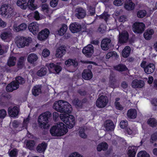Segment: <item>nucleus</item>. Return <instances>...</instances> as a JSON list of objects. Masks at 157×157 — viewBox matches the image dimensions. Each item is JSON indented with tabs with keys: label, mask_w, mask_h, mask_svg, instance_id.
Instances as JSON below:
<instances>
[{
	"label": "nucleus",
	"mask_w": 157,
	"mask_h": 157,
	"mask_svg": "<svg viewBox=\"0 0 157 157\" xmlns=\"http://www.w3.org/2000/svg\"><path fill=\"white\" fill-rule=\"evenodd\" d=\"M53 107L57 112L65 113L60 114V118L69 128L71 129L74 127L75 124V117L73 115L69 114L72 110L70 103L66 101L60 100L54 103Z\"/></svg>",
	"instance_id": "1"
},
{
	"label": "nucleus",
	"mask_w": 157,
	"mask_h": 157,
	"mask_svg": "<svg viewBox=\"0 0 157 157\" xmlns=\"http://www.w3.org/2000/svg\"><path fill=\"white\" fill-rule=\"evenodd\" d=\"M67 129L63 123L59 122L57 125L52 126L50 130V132L53 136H62L66 133Z\"/></svg>",
	"instance_id": "2"
},
{
	"label": "nucleus",
	"mask_w": 157,
	"mask_h": 157,
	"mask_svg": "<svg viewBox=\"0 0 157 157\" xmlns=\"http://www.w3.org/2000/svg\"><path fill=\"white\" fill-rule=\"evenodd\" d=\"M52 115V113L49 111L40 114L37 120L39 127L41 128H46L48 127L47 124Z\"/></svg>",
	"instance_id": "3"
},
{
	"label": "nucleus",
	"mask_w": 157,
	"mask_h": 157,
	"mask_svg": "<svg viewBox=\"0 0 157 157\" xmlns=\"http://www.w3.org/2000/svg\"><path fill=\"white\" fill-rule=\"evenodd\" d=\"M31 38L22 36H19L16 38V43L19 48H23L25 46H28L29 45Z\"/></svg>",
	"instance_id": "4"
},
{
	"label": "nucleus",
	"mask_w": 157,
	"mask_h": 157,
	"mask_svg": "<svg viewBox=\"0 0 157 157\" xmlns=\"http://www.w3.org/2000/svg\"><path fill=\"white\" fill-rule=\"evenodd\" d=\"M145 26L143 22H136L133 25V32L136 33H142L145 30Z\"/></svg>",
	"instance_id": "5"
},
{
	"label": "nucleus",
	"mask_w": 157,
	"mask_h": 157,
	"mask_svg": "<svg viewBox=\"0 0 157 157\" xmlns=\"http://www.w3.org/2000/svg\"><path fill=\"white\" fill-rule=\"evenodd\" d=\"M108 102V100L107 97L101 95L97 99L96 105L98 108H103L107 105Z\"/></svg>",
	"instance_id": "6"
},
{
	"label": "nucleus",
	"mask_w": 157,
	"mask_h": 157,
	"mask_svg": "<svg viewBox=\"0 0 157 157\" xmlns=\"http://www.w3.org/2000/svg\"><path fill=\"white\" fill-rule=\"evenodd\" d=\"M13 12L12 9L10 6L4 4L2 5L0 9V14L4 16H8V17L11 15Z\"/></svg>",
	"instance_id": "7"
},
{
	"label": "nucleus",
	"mask_w": 157,
	"mask_h": 157,
	"mask_svg": "<svg viewBox=\"0 0 157 157\" xmlns=\"http://www.w3.org/2000/svg\"><path fill=\"white\" fill-rule=\"evenodd\" d=\"M94 47L92 45L89 44L83 49L82 52L86 57H90L94 53Z\"/></svg>",
	"instance_id": "8"
},
{
	"label": "nucleus",
	"mask_w": 157,
	"mask_h": 157,
	"mask_svg": "<svg viewBox=\"0 0 157 157\" xmlns=\"http://www.w3.org/2000/svg\"><path fill=\"white\" fill-rule=\"evenodd\" d=\"M49 33V30L47 28H45L39 33L38 35V39L40 40H44L48 37Z\"/></svg>",
	"instance_id": "9"
},
{
	"label": "nucleus",
	"mask_w": 157,
	"mask_h": 157,
	"mask_svg": "<svg viewBox=\"0 0 157 157\" xmlns=\"http://www.w3.org/2000/svg\"><path fill=\"white\" fill-rule=\"evenodd\" d=\"M82 29L81 25L77 22H74L70 24L69 29L73 33H77L81 31Z\"/></svg>",
	"instance_id": "10"
},
{
	"label": "nucleus",
	"mask_w": 157,
	"mask_h": 157,
	"mask_svg": "<svg viewBox=\"0 0 157 157\" xmlns=\"http://www.w3.org/2000/svg\"><path fill=\"white\" fill-rule=\"evenodd\" d=\"M28 28L29 31L33 34H36L39 31V25L36 22H33L29 25Z\"/></svg>",
	"instance_id": "11"
},
{
	"label": "nucleus",
	"mask_w": 157,
	"mask_h": 157,
	"mask_svg": "<svg viewBox=\"0 0 157 157\" xmlns=\"http://www.w3.org/2000/svg\"><path fill=\"white\" fill-rule=\"evenodd\" d=\"M111 40L109 38H105L103 39L101 43V46L102 50L104 51L108 50L110 46Z\"/></svg>",
	"instance_id": "12"
},
{
	"label": "nucleus",
	"mask_w": 157,
	"mask_h": 157,
	"mask_svg": "<svg viewBox=\"0 0 157 157\" xmlns=\"http://www.w3.org/2000/svg\"><path fill=\"white\" fill-rule=\"evenodd\" d=\"M19 111V109L17 106L13 107L11 106L8 109V113L11 117H15L18 115Z\"/></svg>",
	"instance_id": "13"
},
{
	"label": "nucleus",
	"mask_w": 157,
	"mask_h": 157,
	"mask_svg": "<svg viewBox=\"0 0 157 157\" xmlns=\"http://www.w3.org/2000/svg\"><path fill=\"white\" fill-rule=\"evenodd\" d=\"M129 34L128 32L122 33L119 34V42L120 44L126 43L129 38Z\"/></svg>",
	"instance_id": "14"
},
{
	"label": "nucleus",
	"mask_w": 157,
	"mask_h": 157,
	"mask_svg": "<svg viewBox=\"0 0 157 157\" xmlns=\"http://www.w3.org/2000/svg\"><path fill=\"white\" fill-rule=\"evenodd\" d=\"M66 52L65 46H61L56 50V56L58 58H61L66 53Z\"/></svg>",
	"instance_id": "15"
},
{
	"label": "nucleus",
	"mask_w": 157,
	"mask_h": 157,
	"mask_svg": "<svg viewBox=\"0 0 157 157\" xmlns=\"http://www.w3.org/2000/svg\"><path fill=\"white\" fill-rule=\"evenodd\" d=\"M144 82L143 80L135 79L132 82V86L133 88H141L144 85Z\"/></svg>",
	"instance_id": "16"
},
{
	"label": "nucleus",
	"mask_w": 157,
	"mask_h": 157,
	"mask_svg": "<svg viewBox=\"0 0 157 157\" xmlns=\"http://www.w3.org/2000/svg\"><path fill=\"white\" fill-rule=\"evenodd\" d=\"M82 77L85 80H90L93 77V74L90 70L85 69L82 73Z\"/></svg>",
	"instance_id": "17"
},
{
	"label": "nucleus",
	"mask_w": 157,
	"mask_h": 157,
	"mask_svg": "<svg viewBox=\"0 0 157 157\" xmlns=\"http://www.w3.org/2000/svg\"><path fill=\"white\" fill-rule=\"evenodd\" d=\"M48 144L43 141L40 144H39L36 147L37 151L40 153H44L46 149Z\"/></svg>",
	"instance_id": "18"
},
{
	"label": "nucleus",
	"mask_w": 157,
	"mask_h": 157,
	"mask_svg": "<svg viewBox=\"0 0 157 157\" xmlns=\"http://www.w3.org/2000/svg\"><path fill=\"white\" fill-rule=\"evenodd\" d=\"M155 69V65L152 63H150L146 66L144 68V71L147 74H149L152 73Z\"/></svg>",
	"instance_id": "19"
},
{
	"label": "nucleus",
	"mask_w": 157,
	"mask_h": 157,
	"mask_svg": "<svg viewBox=\"0 0 157 157\" xmlns=\"http://www.w3.org/2000/svg\"><path fill=\"white\" fill-rule=\"evenodd\" d=\"M42 86L41 85H36L34 86L32 90L33 94L35 96L39 95L42 93Z\"/></svg>",
	"instance_id": "20"
},
{
	"label": "nucleus",
	"mask_w": 157,
	"mask_h": 157,
	"mask_svg": "<svg viewBox=\"0 0 157 157\" xmlns=\"http://www.w3.org/2000/svg\"><path fill=\"white\" fill-rule=\"evenodd\" d=\"M11 96L7 93H3L0 96V103H5L8 101Z\"/></svg>",
	"instance_id": "21"
},
{
	"label": "nucleus",
	"mask_w": 157,
	"mask_h": 157,
	"mask_svg": "<svg viewBox=\"0 0 157 157\" xmlns=\"http://www.w3.org/2000/svg\"><path fill=\"white\" fill-rule=\"evenodd\" d=\"M127 116L128 118L131 119H135L137 116V112L135 109H131L127 112Z\"/></svg>",
	"instance_id": "22"
},
{
	"label": "nucleus",
	"mask_w": 157,
	"mask_h": 157,
	"mask_svg": "<svg viewBox=\"0 0 157 157\" xmlns=\"http://www.w3.org/2000/svg\"><path fill=\"white\" fill-rule=\"evenodd\" d=\"M104 126L106 130L108 131H113L115 128V126L113 121L110 120L106 121V124Z\"/></svg>",
	"instance_id": "23"
},
{
	"label": "nucleus",
	"mask_w": 157,
	"mask_h": 157,
	"mask_svg": "<svg viewBox=\"0 0 157 157\" xmlns=\"http://www.w3.org/2000/svg\"><path fill=\"white\" fill-rule=\"evenodd\" d=\"M154 33V31L152 29H147L144 33V36L147 40H150Z\"/></svg>",
	"instance_id": "24"
},
{
	"label": "nucleus",
	"mask_w": 157,
	"mask_h": 157,
	"mask_svg": "<svg viewBox=\"0 0 157 157\" xmlns=\"http://www.w3.org/2000/svg\"><path fill=\"white\" fill-rule=\"evenodd\" d=\"M108 145L107 143L102 142L97 145V150L98 151H101L102 150L105 151L108 149Z\"/></svg>",
	"instance_id": "25"
},
{
	"label": "nucleus",
	"mask_w": 157,
	"mask_h": 157,
	"mask_svg": "<svg viewBox=\"0 0 157 157\" xmlns=\"http://www.w3.org/2000/svg\"><path fill=\"white\" fill-rule=\"evenodd\" d=\"M77 13L76 14V16L79 19L83 18L85 16V11L82 8H79L77 9Z\"/></svg>",
	"instance_id": "26"
},
{
	"label": "nucleus",
	"mask_w": 157,
	"mask_h": 157,
	"mask_svg": "<svg viewBox=\"0 0 157 157\" xmlns=\"http://www.w3.org/2000/svg\"><path fill=\"white\" fill-rule=\"evenodd\" d=\"M135 4L131 0H128L124 4V7L127 10L129 11L134 10Z\"/></svg>",
	"instance_id": "27"
},
{
	"label": "nucleus",
	"mask_w": 157,
	"mask_h": 157,
	"mask_svg": "<svg viewBox=\"0 0 157 157\" xmlns=\"http://www.w3.org/2000/svg\"><path fill=\"white\" fill-rule=\"evenodd\" d=\"M113 67L115 70L119 72H123L128 70V69L126 66L122 63H120L114 66Z\"/></svg>",
	"instance_id": "28"
},
{
	"label": "nucleus",
	"mask_w": 157,
	"mask_h": 157,
	"mask_svg": "<svg viewBox=\"0 0 157 157\" xmlns=\"http://www.w3.org/2000/svg\"><path fill=\"white\" fill-rule=\"evenodd\" d=\"M16 4L17 6L23 10H25L28 6L27 0H17Z\"/></svg>",
	"instance_id": "29"
},
{
	"label": "nucleus",
	"mask_w": 157,
	"mask_h": 157,
	"mask_svg": "<svg viewBox=\"0 0 157 157\" xmlns=\"http://www.w3.org/2000/svg\"><path fill=\"white\" fill-rule=\"evenodd\" d=\"M38 59L37 56L34 53L29 54L27 57V60L29 63L33 64Z\"/></svg>",
	"instance_id": "30"
},
{
	"label": "nucleus",
	"mask_w": 157,
	"mask_h": 157,
	"mask_svg": "<svg viewBox=\"0 0 157 157\" xmlns=\"http://www.w3.org/2000/svg\"><path fill=\"white\" fill-rule=\"evenodd\" d=\"M137 150V147L135 146H132L129 147L127 154L129 157H135Z\"/></svg>",
	"instance_id": "31"
},
{
	"label": "nucleus",
	"mask_w": 157,
	"mask_h": 157,
	"mask_svg": "<svg viewBox=\"0 0 157 157\" xmlns=\"http://www.w3.org/2000/svg\"><path fill=\"white\" fill-rule=\"evenodd\" d=\"M65 64L66 65L70 66L73 65L76 67L78 65V63L76 59H69L65 62Z\"/></svg>",
	"instance_id": "32"
},
{
	"label": "nucleus",
	"mask_w": 157,
	"mask_h": 157,
	"mask_svg": "<svg viewBox=\"0 0 157 157\" xmlns=\"http://www.w3.org/2000/svg\"><path fill=\"white\" fill-rule=\"evenodd\" d=\"M131 50V48L129 46H125L122 52V56L124 58H127L130 55Z\"/></svg>",
	"instance_id": "33"
},
{
	"label": "nucleus",
	"mask_w": 157,
	"mask_h": 157,
	"mask_svg": "<svg viewBox=\"0 0 157 157\" xmlns=\"http://www.w3.org/2000/svg\"><path fill=\"white\" fill-rule=\"evenodd\" d=\"M147 123L152 128L157 127V120L155 118H149L147 121Z\"/></svg>",
	"instance_id": "34"
},
{
	"label": "nucleus",
	"mask_w": 157,
	"mask_h": 157,
	"mask_svg": "<svg viewBox=\"0 0 157 157\" xmlns=\"http://www.w3.org/2000/svg\"><path fill=\"white\" fill-rule=\"evenodd\" d=\"M17 60L16 57L12 56L10 57L7 62V65L10 67L14 66L16 64V61Z\"/></svg>",
	"instance_id": "35"
},
{
	"label": "nucleus",
	"mask_w": 157,
	"mask_h": 157,
	"mask_svg": "<svg viewBox=\"0 0 157 157\" xmlns=\"http://www.w3.org/2000/svg\"><path fill=\"white\" fill-rule=\"evenodd\" d=\"M27 28V25L25 23H23L14 28V31L16 32L25 30Z\"/></svg>",
	"instance_id": "36"
},
{
	"label": "nucleus",
	"mask_w": 157,
	"mask_h": 157,
	"mask_svg": "<svg viewBox=\"0 0 157 157\" xmlns=\"http://www.w3.org/2000/svg\"><path fill=\"white\" fill-rule=\"evenodd\" d=\"M147 14V12L145 10H139L137 12V16L140 18H142L145 17Z\"/></svg>",
	"instance_id": "37"
},
{
	"label": "nucleus",
	"mask_w": 157,
	"mask_h": 157,
	"mask_svg": "<svg viewBox=\"0 0 157 157\" xmlns=\"http://www.w3.org/2000/svg\"><path fill=\"white\" fill-rule=\"evenodd\" d=\"M11 36V34L8 32H4L2 33L0 35V37L2 39L5 40L9 39Z\"/></svg>",
	"instance_id": "38"
},
{
	"label": "nucleus",
	"mask_w": 157,
	"mask_h": 157,
	"mask_svg": "<svg viewBox=\"0 0 157 157\" xmlns=\"http://www.w3.org/2000/svg\"><path fill=\"white\" fill-rule=\"evenodd\" d=\"M67 29V27L66 24H63L58 31V33L60 36L63 35L66 32Z\"/></svg>",
	"instance_id": "39"
},
{
	"label": "nucleus",
	"mask_w": 157,
	"mask_h": 157,
	"mask_svg": "<svg viewBox=\"0 0 157 157\" xmlns=\"http://www.w3.org/2000/svg\"><path fill=\"white\" fill-rule=\"evenodd\" d=\"M24 57H21L18 61L17 63V67L19 69H21L24 67Z\"/></svg>",
	"instance_id": "40"
},
{
	"label": "nucleus",
	"mask_w": 157,
	"mask_h": 157,
	"mask_svg": "<svg viewBox=\"0 0 157 157\" xmlns=\"http://www.w3.org/2000/svg\"><path fill=\"white\" fill-rule=\"evenodd\" d=\"M35 142L33 140H29L28 141L26 144V146L30 150L33 149L35 145Z\"/></svg>",
	"instance_id": "41"
},
{
	"label": "nucleus",
	"mask_w": 157,
	"mask_h": 157,
	"mask_svg": "<svg viewBox=\"0 0 157 157\" xmlns=\"http://www.w3.org/2000/svg\"><path fill=\"white\" fill-rule=\"evenodd\" d=\"M15 81L18 84V85H23L25 82L24 78L21 76H17L15 78Z\"/></svg>",
	"instance_id": "42"
},
{
	"label": "nucleus",
	"mask_w": 157,
	"mask_h": 157,
	"mask_svg": "<svg viewBox=\"0 0 157 157\" xmlns=\"http://www.w3.org/2000/svg\"><path fill=\"white\" fill-rule=\"evenodd\" d=\"M46 69L45 68H41L37 72V75L39 76L42 77L45 75L46 74Z\"/></svg>",
	"instance_id": "43"
},
{
	"label": "nucleus",
	"mask_w": 157,
	"mask_h": 157,
	"mask_svg": "<svg viewBox=\"0 0 157 157\" xmlns=\"http://www.w3.org/2000/svg\"><path fill=\"white\" fill-rule=\"evenodd\" d=\"M117 52H116L113 51L109 52L107 53L106 56V59H109L110 57H117Z\"/></svg>",
	"instance_id": "44"
},
{
	"label": "nucleus",
	"mask_w": 157,
	"mask_h": 157,
	"mask_svg": "<svg viewBox=\"0 0 157 157\" xmlns=\"http://www.w3.org/2000/svg\"><path fill=\"white\" fill-rule=\"evenodd\" d=\"M73 104L79 107L82 108L83 105L81 101L79 100L78 99H75L73 101Z\"/></svg>",
	"instance_id": "45"
},
{
	"label": "nucleus",
	"mask_w": 157,
	"mask_h": 157,
	"mask_svg": "<svg viewBox=\"0 0 157 157\" xmlns=\"http://www.w3.org/2000/svg\"><path fill=\"white\" fill-rule=\"evenodd\" d=\"M79 136L82 138H86L87 136L85 133L84 128H80L79 131Z\"/></svg>",
	"instance_id": "46"
},
{
	"label": "nucleus",
	"mask_w": 157,
	"mask_h": 157,
	"mask_svg": "<svg viewBox=\"0 0 157 157\" xmlns=\"http://www.w3.org/2000/svg\"><path fill=\"white\" fill-rule=\"evenodd\" d=\"M137 157H150V155L146 151H142L138 153Z\"/></svg>",
	"instance_id": "47"
},
{
	"label": "nucleus",
	"mask_w": 157,
	"mask_h": 157,
	"mask_svg": "<svg viewBox=\"0 0 157 157\" xmlns=\"http://www.w3.org/2000/svg\"><path fill=\"white\" fill-rule=\"evenodd\" d=\"M18 154V151L17 149L14 148L11 150L9 153L10 157H17Z\"/></svg>",
	"instance_id": "48"
},
{
	"label": "nucleus",
	"mask_w": 157,
	"mask_h": 157,
	"mask_svg": "<svg viewBox=\"0 0 157 157\" xmlns=\"http://www.w3.org/2000/svg\"><path fill=\"white\" fill-rule=\"evenodd\" d=\"M109 16V15L108 14V13L105 12L101 15H99V17L101 19H104L105 21H106L108 20Z\"/></svg>",
	"instance_id": "49"
},
{
	"label": "nucleus",
	"mask_w": 157,
	"mask_h": 157,
	"mask_svg": "<svg viewBox=\"0 0 157 157\" xmlns=\"http://www.w3.org/2000/svg\"><path fill=\"white\" fill-rule=\"evenodd\" d=\"M120 125L121 128H127L128 125V122L126 120L122 121L120 123Z\"/></svg>",
	"instance_id": "50"
},
{
	"label": "nucleus",
	"mask_w": 157,
	"mask_h": 157,
	"mask_svg": "<svg viewBox=\"0 0 157 157\" xmlns=\"http://www.w3.org/2000/svg\"><path fill=\"white\" fill-rule=\"evenodd\" d=\"M6 111L4 109H0V119H3L6 116Z\"/></svg>",
	"instance_id": "51"
},
{
	"label": "nucleus",
	"mask_w": 157,
	"mask_h": 157,
	"mask_svg": "<svg viewBox=\"0 0 157 157\" xmlns=\"http://www.w3.org/2000/svg\"><path fill=\"white\" fill-rule=\"evenodd\" d=\"M29 120L30 118L29 116L27 117L24 120L23 123V127H24L25 128L27 129L28 124L29 123Z\"/></svg>",
	"instance_id": "52"
},
{
	"label": "nucleus",
	"mask_w": 157,
	"mask_h": 157,
	"mask_svg": "<svg viewBox=\"0 0 157 157\" xmlns=\"http://www.w3.org/2000/svg\"><path fill=\"white\" fill-rule=\"evenodd\" d=\"M50 54V51L47 49H44L43 50L42 54L44 57H46L48 56Z\"/></svg>",
	"instance_id": "53"
},
{
	"label": "nucleus",
	"mask_w": 157,
	"mask_h": 157,
	"mask_svg": "<svg viewBox=\"0 0 157 157\" xmlns=\"http://www.w3.org/2000/svg\"><path fill=\"white\" fill-rule=\"evenodd\" d=\"M115 105L116 108L118 110H122L123 109V107L120 104L119 102H115Z\"/></svg>",
	"instance_id": "54"
},
{
	"label": "nucleus",
	"mask_w": 157,
	"mask_h": 157,
	"mask_svg": "<svg viewBox=\"0 0 157 157\" xmlns=\"http://www.w3.org/2000/svg\"><path fill=\"white\" fill-rule=\"evenodd\" d=\"M123 0H115L113 2L114 5L117 6H120L123 3Z\"/></svg>",
	"instance_id": "55"
},
{
	"label": "nucleus",
	"mask_w": 157,
	"mask_h": 157,
	"mask_svg": "<svg viewBox=\"0 0 157 157\" xmlns=\"http://www.w3.org/2000/svg\"><path fill=\"white\" fill-rule=\"evenodd\" d=\"M6 90L8 92H11L15 90L10 83L8 84L6 87Z\"/></svg>",
	"instance_id": "56"
},
{
	"label": "nucleus",
	"mask_w": 157,
	"mask_h": 157,
	"mask_svg": "<svg viewBox=\"0 0 157 157\" xmlns=\"http://www.w3.org/2000/svg\"><path fill=\"white\" fill-rule=\"evenodd\" d=\"M10 83L15 90L17 89L19 87V85H18V84L17 83L15 80L12 81L10 82Z\"/></svg>",
	"instance_id": "57"
},
{
	"label": "nucleus",
	"mask_w": 157,
	"mask_h": 157,
	"mask_svg": "<svg viewBox=\"0 0 157 157\" xmlns=\"http://www.w3.org/2000/svg\"><path fill=\"white\" fill-rule=\"evenodd\" d=\"M151 140L153 141H156L157 140V131L155 132L151 135Z\"/></svg>",
	"instance_id": "58"
},
{
	"label": "nucleus",
	"mask_w": 157,
	"mask_h": 157,
	"mask_svg": "<svg viewBox=\"0 0 157 157\" xmlns=\"http://www.w3.org/2000/svg\"><path fill=\"white\" fill-rule=\"evenodd\" d=\"M58 3V0H52L50 1V4L51 7H54L57 5Z\"/></svg>",
	"instance_id": "59"
},
{
	"label": "nucleus",
	"mask_w": 157,
	"mask_h": 157,
	"mask_svg": "<svg viewBox=\"0 0 157 157\" xmlns=\"http://www.w3.org/2000/svg\"><path fill=\"white\" fill-rule=\"evenodd\" d=\"M89 12L91 16H94L95 14V8L90 6L89 7Z\"/></svg>",
	"instance_id": "60"
},
{
	"label": "nucleus",
	"mask_w": 157,
	"mask_h": 157,
	"mask_svg": "<svg viewBox=\"0 0 157 157\" xmlns=\"http://www.w3.org/2000/svg\"><path fill=\"white\" fill-rule=\"evenodd\" d=\"M61 69L62 68L60 66L56 65L54 70L57 73H59L61 71Z\"/></svg>",
	"instance_id": "61"
},
{
	"label": "nucleus",
	"mask_w": 157,
	"mask_h": 157,
	"mask_svg": "<svg viewBox=\"0 0 157 157\" xmlns=\"http://www.w3.org/2000/svg\"><path fill=\"white\" fill-rule=\"evenodd\" d=\"M68 157H83V156L78 152H75L71 154Z\"/></svg>",
	"instance_id": "62"
},
{
	"label": "nucleus",
	"mask_w": 157,
	"mask_h": 157,
	"mask_svg": "<svg viewBox=\"0 0 157 157\" xmlns=\"http://www.w3.org/2000/svg\"><path fill=\"white\" fill-rule=\"evenodd\" d=\"M42 10L43 11H45L46 12L48 11V6L47 4H43L41 6Z\"/></svg>",
	"instance_id": "63"
},
{
	"label": "nucleus",
	"mask_w": 157,
	"mask_h": 157,
	"mask_svg": "<svg viewBox=\"0 0 157 157\" xmlns=\"http://www.w3.org/2000/svg\"><path fill=\"white\" fill-rule=\"evenodd\" d=\"M34 18L37 20H39L40 19V17L39 13L37 11H36L34 13Z\"/></svg>",
	"instance_id": "64"
}]
</instances>
